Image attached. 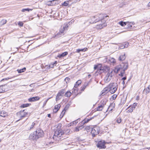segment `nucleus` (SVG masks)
I'll use <instances>...</instances> for the list:
<instances>
[{
  "instance_id": "nucleus-64",
  "label": "nucleus",
  "mask_w": 150,
  "mask_h": 150,
  "mask_svg": "<svg viewBox=\"0 0 150 150\" xmlns=\"http://www.w3.org/2000/svg\"><path fill=\"white\" fill-rule=\"evenodd\" d=\"M148 149V148H147V149ZM148 150H150V147H149L148 148Z\"/></svg>"
},
{
  "instance_id": "nucleus-58",
  "label": "nucleus",
  "mask_w": 150,
  "mask_h": 150,
  "mask_svg": "<svg viewBox=\"0 0 150 150\" xmlns=\"http://www.w3.org/2000/svg\"><path fill=\"white\" fill-rule=\"evenodd\" d=\"M147 6L148 7H150V2H149L147 4Z\"/></svg>"
},
{
  "instance_id": "nucleus-50",
  "label": "nucleus",
  "mask_w": 150,
  "mask_h": 150,
  "mask_svg": "<svg viewBox=\"0 0 150 150\" xmlns=\"http://www.w3.org/2000/svg\"><path fill=\"white\" fill-rule=\"evenodd\" d=\"M137 103H134L132 106H133V108H134V109L137 106Z\"/></svg>"
},
{
  "instance_id": "nucleus-39",
  "label": "nucleus",
  "mask_w": 150,
  "mask_h": 150,
  "mask_svg": "<svg viewBox=\"0 0 150 150\" xmlns=\"http://www.w3.org/2000/svg\"><path fill=\"white\" fill-rule=\"evenodd\" d=\"M121 121L122 120L120 118H118L116 120V122L118 123H120Z\"/></svg>"
},
{
  "instance_id": "nucleus-10",
  "label": "nucleus",
  "mask_w": 150,
  "mask_h": 150,
  "mask_svg": "<svg viewBox=\"0 0 150 150\" xmlns=\"http://www.w3.org/2000/svg\"><path fill=\"white\" fill-rule=\"evenodd\" d=\"M105 144V141L101 140L98 142L97 144V146L100 149H105L106 148Z\"/></svg>"
},
{
  "instance_id": "nucleus-7",
  "label": "nucleus",
  "mask_w": 150,
  "mask_h": 150,
  "mask_svg": "<svg viewBox=\"0 0 150 150\" xmlns=\"http://www.w3.org/2000/svg\"><path fill=\"white\" fill-rule=\"evenodd\" d=\"M100 130V128L98 127H96L93 128L91 132L93 136L94 137L95 135L98 134L99 133Z\"/></svg>"
},
{
  "instance_id": "nucleus-53",
  "label": "nucleus",
  "mask_w": 150,
  "mask_h": 150,
  "mask_svg": "<svg viewBox=\"0 0 150 150\" xmlns=\"http://www.w3.org/2000/svg\"><path fill=\"white\" fill-rule=\"evenodd\" d=\"M79 85H78V84H77V83H76V84H75L74 85V87L75 88H76L78 87V86Z\"/></svg>"
},
{
  "instance_id": "nucleus-24",
  "label": "nucleus",
  "mask_w": 150,
  "mask_h": 150,
  "mask_svg": "<svg viewBox=\"0 0 150 150\" xmlns=\"http://www.w3.org/2000/svg\"><path fill=\"white\" fill-rule=\"evenodd\" d=\"M62 95L61 94H60V93H58L56 96V101H57L61 99V98H62Z\"/></svg>"
},
{
  "instance_id": "nucleus-55",
  "label": "nucleus",
  "mask_w": 150,
  "mask_h": 150,
  "mask_svg": "<svg viewBox=\"0 0 150 150\" xmlns=\"http://www.w3.org/2000/svg\"><path fill=\"white\" fill-rule=\"evenodd\" d=\"M76 51L78 52H79L80 51V49H78L76 50Z\"/></svg>"
},
{
  "instance_id": "nucleus-26",
  "label": "nucleus",
  "mask_w": 150,
  "mask_h": 150,
  "mask_svg": "<svg viewBox=\"0 0 150 150\" xmlns=\"http://www.w3.org/2000/svg\"><path fill=\"white\" fill-rule=\"evenodd\" d=\"M7 113L5 112L4 111H2L0 112V116L4 117L7 115Z\"/></svg>"
},
{
  "instance_id": "nucleus-59",
  "label": "nucleus",
  "mask_w": 150,
  "mask_h": 150,
  "mask_svg": "<svg viewBox=\"0 0 150 150\" xmlns=\"http://www.w3.org/2000/svg\"><path fill=\"white\" fill-rule=\"evenodd\" d=\"M89 128V127L88 126V127H86L85 128V129H88Z\"/></svg>"
},
{
  "instance_id": "nucleus-15",
  "label": "nucleus",
  "mask_w": 150,
  "mask_h": 150,
  "mask_svg": "<svg viewBox=\"0 0 150 150\" xmlns=\"http://www.w3.org/2000/svg\"><path fill=\"white\" fill-rule=\"evenodd\" d=\"M109 91V88L108 87V86L107 87L104 88L103 89L102 91L101 92L102 93L101 94V95L102 96H103L105 95V94H106Z\"/></svg>"
},
{
  "instance_id": "nucleus-37",
  "label": "nucleus",
  "mask_w": 150,
  "mask_h": 150,
  "mask_svg": "<svg viewBox=\"0 0 150 150\" xmlns=\"http://www.w3.org/2000/svg\"><path fill=\"white\" fill-rule=\"evenodd\" d=\"M69 4V2L68 1H65L62 4V5L64 6H67Z\"/></svg>"
},
{
  "instance_id": "nucleus-63",
  "label": "nucleus",
  "mask_w": 150,
  "mask_h": 150,
  "mask_svg": "<svg viewBox=\"0 0 150 150\" xmlns=\"http://www.w3.org/2000/svg\"><path fill=\"white\" fill-rule=\"evenodd\" d=\"M122 83L124 84V83H125L124 81H123V82H122Z\"/></svg>"
},
{
  "instance_id": "nucleus-14",
  "label": "nucleus",
  "mask_w": 150,
  "mask_h": 150,
  "mask_svg": "<svg viewBox=\"0 0 150 150\" xmlns=\"http://www.w3.org/2000/svg\"><path fill=\"white\" fill-rule=\"evenodd\" d=\"M40 98L38 96H35L30 98L28 99V101L30 102H33L39 100Z\"/></svg>"
},
{
  "instance_id": "nucleus-8",
  "label": "nucleus",
  "mask_w": 150,
  "mask_h": 150,
  "mask_svg": "<svg viewBox=\"0 0 150 150\" xmlns=\"http://www.w3.org/2000/svg\"><path fill=\"white\" fill-rule=\"evenodd\" d=\"M35 132L38 139L40 137H42L43 136V131L40 128L37 129Z\"/></svg>"
},
{
  "instance_id": "nucleus-60",
  "label": "nucleus",
  "mask_w": 150,
  "mask_h": 150,
  "mask_svg": "<svg viewBox=\"0 0 150 150\" xmlns=\"http://www.w3.org/2000/svg\"><path fill=\"white\" fill-rule=\"evenodd\" d=\"M11 78H6V79H6V80H7L8 79H11Z\"/></svg>"
},
{
  "instance_id": "nucleus-32",
  "label": "nucleus",
  "mask_w": 150,
  "mask_h": 150,
  "mask_svg": "<svg viewBox=\"0 0 150 150\" xmlns=\"http://www.w3.org/2000/svg\"><path fill=\"white\" fill-rule=\"evenodd\" d=\"M71 95V93L69 91H67L65 94V96L67 97H69Z\"/></svg>"
},
{
  "instance_id": "nucleus-44",
  "label": "nucleus",
  "mask_w": 150,
  "mask_h": 150,
  "mask_svg": "<svg viewBox=\"0 0 150 150\" xmlns=\"http://www.w3.org/2000/svg\"><path fill=\"white\" fill-rule=\"evenodd\" d=\"M23 23L22 22H19L18 23V25L21 26L22 27L23 26Z\"/></svg>"
},
{
  "instance_id": "nucleus-40",
  "label": "nucleus",
  "mask_w": 150,
  "mask_h": 150,
  "mask_svg": "<svg viewBox=\"0 0 150 150\" xmlns=\"http://www.w3.org/2000/svg\"><path fill=\"white\" fill-rule=\"evenodd\" d=\"M117 97V95H116L114 94L111 97V99L113 100H115L116 98Z\"/></svg>"
},
{
  "instance_id": "nucleus-11",
  "label": "nucleus",
  "mask_w": 150,
  "mask_h": 150,
  "mask_svg": "<svg viewBox=\"0 0 150 150\" xmlns=\"http://www.w3.org/2000/svg\"><path fill=\"white\" fill-rule=\"evenodd\" d=\"M7 90V85H4L0 86V91L1 93H3Z\"/></svg>"
},
{
  "instance_id": "nucleus-20",
  "label": "nucleus",
  "mask_w": 150,
  "mask_h": 150,
  "mask_svg": "<svg viewBox=\"0 0 150 150\" xmlns=\"http://www.w3.org/2000/svg\"><path fill=\"white\" fill-rule=\"evenodd\" d=\"M84 127L83 125H81L79 127H76L74 130L75 132H79L80 130L83 129Z\"/></svg>"
},
{
  "instance_id": "nucleus-6",
  "label": "nucleus",
  "mask_w": 150,
  "mask_h": 150,
  "mask_svg": "<svg viewBox=\"0 0 150 150\" xmlns=\"http://www.w3.org/2000/svg\"><path fill=\"white\" fill-rule=\"evenodd\" d=\"M103 16V14H100L98 15L93 16L91 18V21H90V22L91 23H96L99 21V20Z\"/></svg>"
},
{
  "instance_id": "nucleus-2",
  "label": "nucleus",
  "mask_w": 150,
  "mask_h": 150,
  "mask_svg": "<svg viewBox=\"0 0 150 150\" xmlns=\"http://www.w3.org/2000/svg\"><path fill=\"white\" fill-rule=\"evenodd\" d=\"M62 125L61 123L57 124L56 126L57 129L54 131V134L53 136V139L55 140L59 141L64 139V133L62 129H61Z\"/></svg>"
},
{
  "instance_id": "nucleus-62",
  "label": "nucleus",
  "mask_w": 150,
  "mask_h": 150,
  "mask_svg": "<svg viewBox=\"0 0 150 150\" xmlns=\"http://www.w3.org/2000/svg\"><path fill=\"white\" fill-rule=\"evenodd\" d=\"M33 85V84H32H32H30L29 85V86H30V87H32V85Z\"/></svg>"
},
{
  "instance_id": "nucleus-35",
  "label": "nucleus",
  "mask_w": 150,
  "mask_h": 150,
  "mask_svg": "<svg viewBox=\"0 0 150 150\" xmlns=\"http://www.w3.org/2000/svg\"><path fill=\"white\" fill-rule=\"evenodd\" d=\"M32 9H29V8H24V9H22V11H21L22 12H24L25 11H32Z\"/></svg>"
},
{
  "instance_id": "nucleus-61",
  "label": "nucleus",
  "mask_w": 150,
  "mask_h": 150,
  "mask_svg": "<svg viewBox=\"0 0 150 150\" xmlns=\"http://www.w3.org/2000/svg\"><path fill=\"white\" fill-rule=\"evenodd\" d=\"M48 5H50V6H52V5H53V4H52L51 3V4H49Z\"/></svg>"
},
{
  "instance_id": "nucleus-5",
  "label": "nucleus",
  "mask_w": 150,
  "mask_h": 150,
  "mask_svg": "<svg viewBox=\"0 0 150 150\" xmlns=\"http://www.w3.org/2000/svg\"><path fill=\"white\" fill-rule=\"evenodd\" d=\"M99 24L97 25L96 28L98 29L102 28L103 27H105L107 25L106 23H105V21L104 20V18L101 17L99 20Z\"/></svg>"
},
{
  "instance_id": "nucleus-38",
  "label": "nucleus",
  "mask_w": 150,
  "mask_h": 150,
  "mask_svg": "<svg viewBox=\"0 0 150 150\" xmlns=\"http://www.w3.org/2000/svg\"><path fill=\"white\" fill-rule=\"evenodd\" d=\"M90 120L88 119H87V118H86V119H84L83 120V122L84 123H87V122H88Z\"/></svg>"
},
{
  "instance_id": "nucleus-28",
  "label": "nucleus",
  "mask_w": 150,
  "mask_h": 150,
  "mask_svg": "<svg viewBox=\"0 0 150 150\" xmlns=\"http://www.w3.org/2000/svg\"><path fill=\"white\" fill-rule=\"evenodd\" d=\"M134 109V108L133 106H130L128 108L127 112H131L133 111Z\"/></svg>"
},
{
  "instance_id": "nucleus-12",
  "label": "nucleus",
  "mask_w": 150,
  "mask_h": 150,
  "mask_svg": "<svg viewBox=\"0 0 150 150\" xmlns=\"http://www.w3.org/2000/svg\"><path fill=\"white\" fill-rule=\"evenodd\" d=\"M20 116L21 119L27 116V115L28 114L27 112H26L25 110L22 111H21L19 112Z\"/></svg>"
},
{
  "instance_id": "nucleus-43",
  "label": "nucleus",
  "mask_w": 150,
  "mask_h": 150,
  "mask_svg": "<svg viewBox=\"0 0 150 150\" xmlns=\"http://www.w3.org/2000/svg\"><path fill=\"white\" fill-rule=\"evenodd\" d=\"M99 66H100V65H95L94 67V69L95 70L97 69V70L98 68L100 67H99Z\"/></svg>"
},
{
  "instance_id": "nucleus-57",
  "label": "nucleus",
  "mask_w": 150,
  "mask_h": 150,
  "mask_svg": "<svg viewBox=\"0 0 150 150\" xmlns=\"http://www.w3.org/2000/svg\"><path fill=\"white\" fill-rule=\"evenodd\" d=\"M33 90H34V89H32L29 90V91L30 92H32L33 91Z\"/></svg>"
},
{
  "instance_id": "nucleus-9",
  "label": "nucleus",
  "mask_w": 150,
  "mask_h": 150,
  "mask_svg": "<svg viewBox=\"0 0 150 150\" xmlns=\"http://www.w3.org/2000/svg\"><path fill=\"white\" fill-rule=\"evenodd\" d=\"M36 125L34 122H30L27 125L26 127V128L27 130H30L31 129L35 127Z\"/></svg>"
},
{
  "instance_id": "nucleus-46",
  "label": "nucleus",
  "mask_w": 150,
  "mask_h": 150,
  "mask_svg": "<svg viewBox=\"0 0 150 150\" xmlns=\"http://www.w3.org/2000/svg\"><path fill=\"white\" fill-rule=\"evenodd\" d=\"M81 80H78L76 82V83H77L78 84V85H79L80 84H81Z\"/></svg>"
},
{
  "instance_id": "nucleus-30",
  "label": "nucleus",
  "mask_w": 150,
  "mask_h": 150,
  "mask_svg": "<svg viewBox=\"0 0 150 150\" xmlns=\"http://www.w3.org/2000/svg\"><path fill=\"white\" fill-rule=\"evenodd\" d=\"M25 70L26 68L25 67H24L22 69L19 70L18 69L17 71H18V73H20L24 72L25 71Z\"/></svg>"
},
{
  "instance_id": "nucleus-48",
  "label": "nucleus",
  "mask_w": 150,
  "mask_h": 150,
  "mask_svg": "<svg viewBox=\"0 0 150 150\" xmlns=\"http://www.w3.org/2000/svg\"><path fill=\"white\" fill-rule=\"evenodd\" d=\"M87 86V84L86 85H84L83 86L82 88L81 89V90L82 91H83L85 88Z\"/></svg>"
},
{
  "instance_id": "nucleus-18",
  "label": "nucleus",
  "mask_w": 150,
  "mask_h": 150,
  "mask_svg": "<svg viewBox=\"0 0 150 150\" xmlns=\"http://www.w3.org/2000/svg\"><path fill=\"white\" fill-rule=\"evenodd\" d=\"M143 92L144 93L146 94H147L150 92V84L147 87L144 89Z\"/></svg>"
},
{
  "instance_id": "nucleus-22",
  "label": "nucleus",
  "mask_w": 150,
  "mask_h": 150,
  "mask_svg": "<svg viewBox=\"0 0 150 150\" xmlns=\"http://www.w3.org/2000/svg\"><path fill=\"white\" fill-rule=\"evenodd\" d=\"M68 54V52H64L61 54H60L58 56V57L59 58H61L62 57H64L66 55H67Z\"/></svg>"
},
{
  "instance_id": "nucleus-21",
  "label": "nucleus",
  "mask_w": 150,
  "mask_h": 150,
  "mask_svg": "<svg viewBox=\"0 0 150 150\" xmlns=\"http://www.w3.org/2000/svg\"><path fill=\"white\" fill-rule=\"evenodd\" d=\"M109 61L110 63H111V64H112L113 65L115 63V60L113 58H110L109 59Z\"/></svg>"
},
{
  "instance_id": "nucleus-49",
  "label": "nucleus",
  "mask_w": 150,
  "mask_h": 150,
  "mask_svg": "<svg viewBox=\"0 0 150 150\" xmlns=\"http://www.w3.org/2000/svg\"><path fill=\"white\" fill-rule=\"evenodd\" d=\"M48 99H47L46 101H45L44 102V103H43V105L42 106L43 107H44L45 105H46V104L47 103V101L48 100Z\"/></svg>"
},
{
  "instance_id": "nucleus-19",
  "label": "nucleus",
  "mask_w": 150,
  "mask_h": 150,
  "mask_svg": "<svg viewBox=\"0 0 150 150\" xmlns=\"http://www.w3.org/2000/svg\"><path fill=\"white\" fill-rule=\"evenodd\" d=\"M68 28V26L67 24H64L63 27V29H61L60 30V32L62 33H64L65 30H66Z\"/></svg>"
},
{
  "instance_id": "nucleus-25",
  "label": "nucleus",
  "mask_w": 150,
  "mask_h": 150,
  "mask_svg": "<svg viewBox=\"0 0 150 150\" xmlns=\"http://www.w3.org/2000/svg\"><path fill=\"white\" fill-rule=\"evenodd\" d=\"M125 59V54L121 55L119 58V59L120 61H122L124 60Z\"/></svg>"
},
{
  "instance_id": "nucleus-34",
  "label": "nucleus",
  "mask_w": 150,
  "mask_h": 150,
  "mask_svg": "<svg viewBox=\"0 0 150 150\" xmlns=\"http://www.w3.org/2000/svg\"><path fill=\"white\" fill-rule=\"evenodd\" d=\"M66 108H67V106L65 107V108L64 109V110H63L62 112L61 113L60 115V116H62L61 117H62L64 115V113L65 112V111H64V110L65 111L66 109L67 110V109H66Z\"/></svg>"
},
{
  "instance_id": "nucleus-33",
  "label": "nucleus",
  "mask_w": 150,
  "mask_h": 150,
  "mask_svg": "<svg viewBox=\"0 0 150 150\" xmlns=\"http://www.w3.org/2000/svg\"><path fill=\"white\" fill-rule=\"evenodd\" d=\"M30 104H28V103L25 104H23L21 105V107L22 108H25V107H26L29 106H30Z\"/></svg>"
},
{
  "instance_id": "nucleus-42",
  "label": "nucleus",
  "mask_w": 150,
  "mask_h": 150,
  "mask_svg": "<svg viewBox=\"0 0 150 150\" xmlns=\"http://www.w3.org/2000/svg\"><path fill=\"white\" fill-rule=\"evenodd\" d=\"M65 92V89H62L59 91V93H60V94H64Z\"/></svg>"
},
{
  "instance_id": "nucleus-36",
  "label": "nucleus",
  "mask_w": 150,
  "mask_h": 150,
  "mask_svg": "<svg viewBox=\"0 0 150 150\" xmlns=\"http://www.w3.org/2000/svg\"><path fill=\"white\" fill-rule=\"evenodd\" d=\"M60 107V105L59 104H58L57 105H55L54 106V108L57 110H59Z\"/></svg>"
},
{
  "instance_id": "nucleus-52",
  "label": "nucleus",
  "mask_w": 150,
  "mask_h": 150,
  "mask_svg": "<svg viewBox=\"0 0 150 150\" xmlns=\"http://www.w3.org/2000/svg\"><path fill=\"white\" fill-rule=\"evenodd\" d=\"M126 79H127V78H126V76L122 78V80L123 81H124L125 80H126Z\"/></svg>"
},
{
  "instance_id": "nucleus-3",
  "label": "nucleus",
  "mask_w": 150,
  "mask_h": 150,
  "mask_svg": "<svg viewBox=\"0 0 150 150\" xmlns=\"http://www.w3.org/2000/svg\"><path fill=\"white\" fill-rule=\"evenodd\" d=\"M128 67L127 62H122L115 67L114 71L116 73H118L119 71H120V74L119 75L122 77L123 76L125 71L127 69Z\"/></svg>"
},
{
  "instance_id": "nucleus-51",
  "label": "nucleus",
  "mask_w": 150,
  "mask_h": 150,
  "mask_svg": "<svg viewBox=\"0 0 150 150\" xmlns=\"http://www.w3.org/2000/svg\"><path fill=\"white\" fill-rule=\"evenodd\" d=\"M58 110H57L54 108L53 110V112L54 113H56L58 111Z\"/></svg>"
},
{
  "instance_id": "nucleus-16",
  "label": "nucleus",
  "mask_w": 150,
  "mask_h": 150,
  "mask_svg": "<svg viewBox=\"0 0 150 150\" xmlns=\"http://www.w3.org/2000/svg\"><path fill=\"white\" fill-rule=\"evenodd\" d=\"M57 63V61H55L54 63H51L49 66L47 65L45 66V68L48 69L52 68L55 65V64H56Z\"/></svg>"
},
{
  "instance_id": "nucleus-56",
  "label": "nucleus",
  "mask_w": 150,
  "mask_h": 150,
  "mask_svg": "<svg viewBox=\"0 0 150 150\" xmlns=\"http://www.w3.org/2000/svg\"><path fill=\"white\" fill-rule=\"evenodd\" d=\"M48 117H51V114H48Z\"/></svg>"
},
{
  "instance_id": "nucleus-17",
  "label": "nucleus",
  "mask_w": 150,
  "mask_h": 150,
  "mask_svg": "<svg viewBox=\"0 0 150 150\" xmlns=\"http://www.w3.org/2000/svg\"><path fill=\"white\" fill-rule=\"evenodd\" d=\"M129 45V43L127 42H125L123 43L120 46V47L121 49H124L125 48H127L128 47Z\"/></svg>"
},
{
  "instance_id": "nucleus-1",
  "label": "nucleus",
  "mask_w": 150,
  "mask_h": 150,
  "mask_svg": "<svg viewBox=\"0 0 150 150\" xmlns=\"http://www.w3.org/2000/svg\"><path fill=\"white\" fill-rule=\"evenodd\" d=\"M108 72L104 79V81L106 83L109 82L112 78L113 74L112 71H110L109 67H100L98 68L95 74L98 75V74H100L103 72Z\"/></svg>"
},
{
  "instance_id": "nucleus-27",
  "label": "nucleus",
  "mask_w": 150,
  "mask_h": 150,
  "mask_svg": "<svg viewBox=\"0 0 150 150\" xmlns=\"http://www.w3.org/2000/svg\"><path fill=\"white\" fill-rule=\"evenodd\" d=\"M104 106V104L101 105H100L98 106L97 107V110L98 111H101V110H102L103 109Z\"/></svg>"
},
{
  "instance_id": "nucleus-4",
  "label": "nucleus",
  "mask_w": 150,
  "mask_h": 150,
  "mask_svg": "<svg viewBox=\"0 0 150 150\" xmlns=\"http://www.w3.org/2000/svg\"><path fill=\"white\" fill-rule=\"evenodd\" d=\"M117 83H115L109 84L108 86L109 91L112 94L114 93L117 90Z\"/></svg>"
},
{
  "instance_id": "nucleus-31",
  "label": "nucleus",
  "mask_w": 150,
  "mask_h": 150,
  "mask_svg": "<svg viewBox=\"0 0 150 150\" xmlns=\"http://www.w3.org/2000/svg\"><path fill=\"white\" fill-rule=\"evenodd\" d=\"M127 22L128 23V24H127V25L129 27H132V25L134 24V22Z\"/></svg>"
},
{
  "instance_id": "nucleus-41",
  "label": "nucleus",
  "mask_w": 150,
  "mask_h": 150,
  "mask_svg": "<svg viewBox=\"0 0 150 150\" xmlns=\"http://www.w3.org/2000/svg\"><path fill=\"white\" fill-rule=\"evenodd\" d=\"M6 20L4 19L2 20L1 21V23L2 25H4L6 23Z\"/></svg>"
},
{
  "instance_id": "nucleus-13",
  "label": "nucleus",
  "mask_w": 150,
  "mask_h": 150,
  "mask_svg": "<svg viewBox=\"0 0 150 150\" xmlns=\"http://www.w3.org/2000/svg\"><path fill=\"white\" fill-rule=\"evenodd\" d=\"M29 139L32 140H37L38 139L37 135H36L35 132L33 133H32L29 137Z\"/></svg>"
},
{
  "instance_id": "nucleus-23",
  "label": "nucleus",
  "mask_w": 150,
  "mask_h": 150,
  "mask_svg": "<svg viewBox=\"0 0 150 150\" xmlns=\"http://www.w3.org/2000/svg\"><path fill=\"white\" fill-rule=\"evenodd\" d=\"M115 106V104L114 103H111L108 108V110L110 109V111L112 110L113 108Z\"/></svg>"
},
{
  "instance_id": "nucleus-45",
  "label": "nucleus",
  "mask_w": 150,
  "mask_h": 150,
  "mask_svg": "<svg viewBox=\"0 0 150 150\" xmlns=\"http://www.w3.org/2000/svg\"><path fill=\"white\" fill-rule=\"evenodd\" d=\"M77 121V120L73 122L72 123H71V125H72L73 124H76L78 123V122Z\"/></svg>"
},
{
  "instance_id": "nucleus-47",
  "label": "nucleus",
  "mask_w": 150,
  "mask_h": 150,
  "mask_svg": "<svg viewBox=\"0 0 150 150\" xmlns=\"http://www.w3.org/2000/svg\"><path fill=\"white\" fill-rule=\"evenodd\" d=\"M70 80V79L69 77H66L65 79V80L67 83V82H68Z\"/></svg>"
},
{
  "instance_id": "nucleus-29",
  "label": "nucleus",
  "mask_w": 150,
  "mask_h": 150,
  "mask_svg": "<svg viewBox=\"0 0 150 150\" xmlns=\"http://www.w3.org/2000/svg\"><path fill=\"white\" fill-rule=\"evenodd\" d=\"M128 23L127 22H124L123 21H120L119 22V24L122 26H125V25L128 24Z\"/></svg>"
},
{
  "instance_id": "nucleus-54",
  "label": "nucleus",
  "mask_w": 150,
  "mask_h": 150,
  "mask_svg": "<svg viewBox=\"0 0 150 150\" xmlns=\"http://www.w3.org/2000/svg\"><path fill=\"white\" fill-rule=\"evenodd\" d=\"M86 50L84 49H80V51H85Z\"/></svg>"
}]
</instances>
